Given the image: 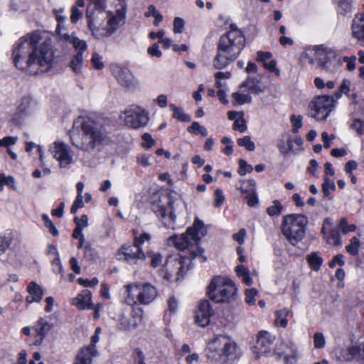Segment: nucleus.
<instances>
[{
	"label": "nucleus",
	"mask_w": 364,
	"mask_h": 364,
	"mask_svg": "<svg viewBox=\"0 0 364 364\" xmlns=\"http://www.w3.org/2000/svg\"><path fill=\"white\" fill-rule=\"evenodd\" d=\"M213 314V311L210 307L209 301L207 300L201 301L196 312V323L202 327L208 326L210 323V317Z\"/></svg>",
	"instance_id": "f3484780"
},
{
	"label": "nucleus",
	"mask_w": 364,
	"mask_h": 364,
	"mask_svg": "<svg viewBox=\"0 0 364 364\" xmlns=\"http://www.w3.org/2000/svg\"><path fill=\"white\" fill-rule=\"evenodd\" d=\"M28 291L29 295L26 297L27 302H38L42 299L43 291L41 287L34 282L29 283L28 286Z\"/></svg>",
	"instance_id": "393cba45"
},
{
	"label": "nucleus",
	"mask_w": 364,
	"mask_h": 364,
	"mask_svg": "<svg viewBox=\"0 0 364 364\" xmlns=\"http://www.w3.org/2000/svg\"><path fill=\"white\" fill-rule=\"evenodd\" d=\"M214 204H215V206L216 208H220L224 200H225V196L223 194V192L221 189H217L215 191V194H214Z\"/></svg>",
	"instance_id": "e2e57ef3"
},
{
	"label": "nucleus",
	"mask_w": 364,
	"mask_h": 364,
	"mask_svg": "<svg viewBox=\"0 0 364 364\" xmlns=\"http://www.w3.org/2000/svg\"><path fill=\"white\" fill-rule=\"evenodd\" d=\"M151 239V235L147 232L141 233L139 237H135L134 245L137 246V247H141V246L145 242L149 241Z\"/></svg>",
	"instance_id": "bf43d9fd"
},
{
	"label": "nucleus",
	"mask_w": 364,
	"mask_h": 364,
	"mask_svg": "<svg viewBox=\"0 0 364 364\" xmlns=\"http://www.w3.org/2000/svg\"><path fill=\"white\" fill-rule=\"evenodd\" d=\"M360 242L358 237H353L350 240V244L346 247V251L351 255H358V248Z\"/></svg>",
	"instance_id": "ea45409f"
},
{
	"label": "nucleus",
	"mask_w": 364,
	"mask_h": 364,
	"mask_svg": "<svg viewBox=\"0 0 364 364\" xmlns=\"http://www.w3.org/2000/svg\"><path fill=\"white\" fill-rule=\"evenodd\" d=\"M83 196H77L75 200H74L71 208H70V213L72 214H75L77 213V211L82 208L84 206V203L82 201Z\"/></svg>",
	"instance_id": "0e129e2a"
},
{
	"label": "nucleus",
	"mask_w": 364,
	"mask_h": 364,
	"mask_svg": "<svg viewBox=\"0 0 364 364\" xmlns=\"http://www.w3.org/2000/svg\"><path fill=\"white\" fill-rule=\"evenodd\" d=\"M142 319V309L141 308L134 309L131 314V318H122L120 326L125 331L134 330L141 323Z\"/></svg>",
	"instance_id": "aec40b11"
},
{
	"label": "nucleus",
	"mask_w": 364,
	"mask_h": 364,
	"mask_svg": "<svg viewBox=\"0 0 364 364\" xmlns=\"http://www.w3.org/2000/svg\"><path fill=\"white\" fill-rule=\"evenodd\" d=\"M231 76V73L230 72H218L215 74V77L216 79V87L220 88L224 86V85L221 82L222 79H228Z\"/></svg>",
	"instance_id": "680f3d73"
},
{
	"label": "nucleus",
	"mask_w": 364,
	"mask_h": 364,
	"mask_svg": "<svg viewBox=\"0 0 364 364\" xmlns=\"http://www.w3.org/2000/svg\"><path fill=\"white\" fill-rule=\"evenodd\" d=\"M185 22L183 18L176 17L173 20V32L175 33H181L184 28Z\"/></svg>",
	"instance_id": "774afa93"
},
{
	"label": "nucleus",
	"mask_w": 364,
	"mask_h": 364,
	"mask_svg": "<svg viewBox=\"0 0 364 364\" xmlns=\"http://www.w3.org/2000/svg\"><path fill=\"white\" fill-rule=\"evenodd\" d=\"M188 132L195 134H201L203 136L208 135V130L204 127L200 125L197 122H193L191 126L188 127Z\"/></svg>",
	"instance_id": "c03bdc74"
},
{
	"label": "nucleus",
	"mask_w": 364,
	"mask_h": 364,
	"mask_svg": "<svg viewBox=\"0 0 364 364\" xmlns=\"http://www.w3.org/2000/svg\"><path fill=\"white\" fill-rule=\"evenodd\" d=\"M91 63L97 70H102L104 68V63L102 61V57L97 53L92 55Z\"/></svg>",
	"instance_id": "338daca9"
},
{
	"label": "nucleus",
	"mask_w": 364,
	"mask_h": 364,
	"mask_svg": "<svg viewBox=\"0 0 364 364\" xmlns=\"http://www.w3.org/2000/svg\"><path fill=\"white\" fill-rule=\"evenodd\" d=\"M352 36L364 46V17H355L351 26Z\"/></svg>",
	"instance_id": "4be33fe9"
},
{
	"label": "nucleus",
	"mask_w": 364,
	"mask_h": 364,
	"mask_svg": "<svg viewBox=\"0 0 364 364\" xmlns=\"http://www.w3.org/2000/svg\"><path fill=\"white\" fill-rule=\"evenodd\" d=\"M64 11V9L61 8L60 9H54L53 10V14L55 16L56 21H58V25L56 29L58 30L61 25L65 22L66 17L63 15Z\"/></svg>",
	"instance_id": "13d9d810"
},
{
	"label": "nucleus",
	"mask_w": 364,
	"mask_h": 364,
	"mask_svg": "<svg viewBox=\"0 0 364 364\" xmlns=\"http://www.w3.org/2000/svg\"><path fill=\"white\" fill-rule=\"evenodd\" d=\"M314 345L316 348H323L326 345V339L322 333L316 332L314 335Z\"/></svg>",
	"instance_id": "603ef678"
},
{
	"label": "nucleus",
	"mask_w": 364,
	"mask_h": 364,
	"mask_svg": "<svg viewBox=\"0 0 364 364\" xmlns=\"http://www.w3.org/2000/svg\"><path fill=\"white\" fill-rule=\"evenodd\" d=\"M357 350L358 349L355 348V346H352L347 348H341L339 350L337 358L341 361H350L357 358Z\"/></svg>",
	"instance_id": "c756f323"
},
{
	"label": "nucleus",
	"mask_w": 364,
	"mask_h": 364,
	"mask_svg": "<svg viewBox=\"0 0 364 364\" xmlns=\"http://www.w3.org/2000/svg\"><path fill=\"white\" fill-rule=\"evenodd\" d=\"M309 223L308 218L304 215H297V241L301 240L304 238L307 229V225Z\"/></svg>",
	"instance_id": "7c9ffc66"
},
{
	"label": "nucleus",
	"mask_w": 364,
	"mask_h": 364,
	"mask_svg": "<svg viewBox=\"0 0 364 364\" xmlns=\"http://www.w3.org/2000/svg\"><path fill=\"white\" fill-rule=\"evenodd\" d=\"M42 219L44 222L45 226L48 228L49 232L54 236L57 235L58 234V231L55 225L50 220L48 215L47 214H43Z\"/></svg>",
	"instance_id": "3c124183"
},
{
	"label": "nucleus",
	"mask_w": 364,
	"mask_h": 364,
	"mask_svg": "<svg viewBox=\"0 0 364 364\" xmlns=\"http://www.w3.org/2000/svg\"><path fill=\"white\" fill-rule=\"evenodd\" d=\"M363 127H364V121L359 118L355 119L353 120V122L351 123V124L350 125V128L353 129H355L357 134L359 136H361L364 134Z\"/></svg>",
	"instance_id": "8fccbe9b"
},
{
	"label": "nucleus",
	"mask_w": 364,
	"mask_h": 364,
	"mask_svg": "<svg viewBox=\"0 0 364 364\" xmlns=\"http://www.w3.org/2000/svg\"><path fill=\"white\" fill-rule=\"evenodd\" d=\"M317 53H318V48H305L300 53V56H299L300 61L302 63H308L309 64L314 65L315 63H316Z\"/></svg>",
	"instance_id": "bb28decb"
},
{
	"label": "nucleus",
	"mask_w": 364,
	"mask_h": 364,
	"mask_svg": "<svg viewBox=\"0 0 364 364\" xmlns=\"http://www.w3.org/2000/svg\"><path fill=\"white\" fill-rule=\"evenodd\" d=\"M182 257L178 256H168L166 260L164 268L168 272L164 277L169 280L173 277V273L177 270V274H179L182 272L183 265L182 263Z\"/></svg>",
	"instance_id": "412c9836"
},
{
	"label": "nucleus",
	"mask_w": 364,
	"mask_h": 364,
	"mask_svg": "<svg viewBox=\"0 0 364 364\" xmlns=\"http://www.w3.org/2000/svg\"><path fill=\"white\" fill-rule=\"evenodd\" d=\"M336 184L333 181L326 176L322 183V191L325 197H328L331 194V191L336 190Z\"/></svg>",
	"instance_id": "a19ab883"
},
{
	"label": "nucleus",
	"mask_w": 364,
	"mask_h": 364,
	"mask_svg": "<svg viewBox=\"0 0 364 364\" xmlns=\"http://www.w3.org/2000/svg\"><path fill=\"white\" fill-rule=\"evenodd\" d=\"M275 339L276 336L268 331H259L257 336L256 344L252 348L253 353L257 358H259L262 355L269 353Z\"/></svg>",
	"instance_id": "2eb2a0df"
},
{
	"label": "nucleus",
	"mask_w": 364,
	"mask_h": 364,
	"mask_svg": "<svg viewBox=\"0 0 364 364\" xmlns=\"http://www.w3.org/2000/svg\"><path fill=\"white\" fill-rule=\"evenodd\" d=\"M125 124L133 129H139L146 126L149 120L148 112L142 107L136 105L129 106L123 112Z\"/></svg>",
	"instance_id": "9b49d317"
},
{
	"label": "nucleus",
	"mask_w": 364,
	"mask_h": 364,
	"mask_svg": "<svg viewBox=\"0 0 364 364\" xmlns=\"http://www.w3.org/2000/svg\"><path fill=\"white\" fill-rule=\"evenodd\" d=\"M291 314V312L287 309L284 308L282 310L275 312V323L283 328L287 326V317Z\"/></svg>",
	"instance_id": "c9c22d12"
},
{
	"label": "nucleus",
	"mask_w": 364,
	"mask_h": 364,
	"mask_svg": "<svg viewBox=\"0 0 364 364\" xmlns=\"http://www.w3.org/2000/svg\"><path fill=\"white\" fill-rule=\"evenodd\" d=\"M50 151L53 157L59 161L60 168H67L73 163V156L69 146L63 142L55 141Z\"/></svg>",
	"instance_id": "4468645a"
},
{
	"label": "nucleus",
	"mask_w": 364,
	"mask_h": 364,
	"mask_svg": "<svg viewBox=\"0 0 364 364\" xmlns=\"http://www.w3.org/2000/svg\"><path fill=\"white\" fill-rule=\"evenodd\" d=\"M237 141L240 146L245 147L247 151H253L255 149V144L251 140L250 136H245L243 138H240Z\"/></svg>",
	"instance_id": "a18cd8bd"
},
{
	"label": "nucleus",
	"mask_w": 364,
	"mask_h": 364,
	"mask_svg": "<svg viewBox=\"0 0 364 364\" xmlns=\"http://www.w3.org/2000/svg\"><path fill=\"white\" fill-rule=\"evenodd\" d=\"M170 108L173 110V117L181 122H188L191 120L190 115L185 114L181 108L177 107L174 105H171Z\"/></svg>",
	"instance_id": "58836bf2"
},
{
	"label": "nucleus",
	"mask_w": 364,
	"mask_h": 364,
	"mask_svg": "<svg viewBox=\"0 0 364 364\" xmlns=\"http://www.w3.org/2000/svg\"><path fill=\"white\" fill-rule=\"evenodd\" d=\"M245 46V38L235 24H231L230 31L223 34L218 43V52L213 59L215 68L221 70L232 63Z\"/></svg>",
	"instance_id": "20e7f679"
},
{
	"label": "nucleus",
	"mask_w": 364,
	"mask_h": 364,
	"mask_svg": "<svg viewBox=\"0 0 364 364\" xmlns=\"http://www.w3.org/2000/svg\"><path fill=\"white\" fill-rule=\"evenodd\" d=\"M11 244V238L9 236L0 235V255L4 254Z\"/></svg>",
	"instance_id": "09e8293b"
},
{
	"label": "nucleus",
	"mask_w": 364,
	"mask_h": 364,
	"mask_svg": "<svg viewBox=\"0 0 364 364\" xmlns=\"http://www.w3.org/2000/svg\"><path fill=\"white\" fill-rule=\"evenodd\" d=\"M82 65L83 55H82L81 53H77L70 60V67L75 73L80 74L82 73Z\"/></svg>",
	"instance_id": "f704fd0d"
},
{
	"label": "nucleus",
	"mask_w": 364,
	"mask_h": 364,
	"mask_svg": "<svg viewBox=\"0 0 364 364\" xmlns=\"http://www.w3.org/2000/svg\"><path fill=\"white\" fill-rule=\"evenodd\" d=\"M91 299V292L86 289L73 299V304L81 310L93 309L94 304L92 303Z\"/></svg>",
	"instance_id": "b1692460"
},
{
	"label": "nucleus",
	"mask_w": 364,
	"mask_h": 364,
	"mask_svg": "<svg viewBox=\"0 0 364 364\" xmlns=\"http://www.w3.org/2000/svg\"><path fill=\"white\" fill-rule=\"evenodd\" d=\"M233 129L238 130L240 132L243 133L247 130V126L245 120L243 117H240L235 119L233 124Z\"/></svg>",
	"instance_id": "69168bd1"
},
{
	"label": "nucleus",
	"mask_w": 364,
	"mask_h": 364,
	"mask_svg": "<svg viewBox=\"0 0 364 364\" xmlns=\"http://www.w3.org/2000/svg\"><path fill=\"white\" fill-rule=\"evenodd\" d=\"M350 82L348 80L344 79L339 87V91L335 92L334 95L336 99H339L341 97V94H346L350 91Z\"/></svg>",
	"instance_id": "5fc2aeb1"
},
{
	"label": "nucleus",
	"mask_w": 364,
	"mask_h": 364,
	"mask_svg": "<svg viewBox=\"0 0 364 364\" xmlns=\"http://www.w3.org/2000/svg\"><path fill=\"white\" fill-rule=\"evenodd\" d=\"M237 292L235 284L228 277H213L207 288L210 299L215 303L230 302L235 300Z\"/></svg>",
	"instance_id": "0eeeda50"
},
{
	"label": "nucleus",
	"mask_w": 364,
	"mask_h": 364,
	"mask_svg": "<svg viewBox=\"0 0 364 364\" xmlns=\"http://www.w3.org/2000/svg\"><path fill=\"white\" fill-rule=\"evenodd\" d=\"M206 355L219 364H233L240 357V351L231 338L219 335L208 342Z\"/></svg>",
	"instance_id": "423d86ee"
},
{
	"label": "nucleus",
	"mask_w": 364,
	"mask_h": 364,
	"mask_svg": "<svg viewBox=\"0 0 364 364\" xmlns=\"http://www.w3.org/2000/svg\"><path fill=\"white\" fill-rule=\"evenodd\" d=\"M337 5L338 14L346 16L352 11L351 0H333Z\"/></svg>",
	"instance_id": "72a5a7b5"
},
{
	"label": "nucleus",
	"mask_w": 364,
	"mask_h": 364,
	"mask_svg": "<svg viewBox=\"0 0 364 364\" xmlns=\"http://www.w3.org/2000/svg\"><path fill=\"white\" fill-rule=\"evenodd\" d=\"M110 69L118 83L122 87L134 89L138 85L137 80L129 68L118 64H113Z\"/></svg>",
	"instance_id": "ddd939ff"
},
{
	"label": "nucleus",
	"mask_w": 364,
	"mask_h": 364,
	"mask_svg": "<svg viewBox=\"0 0 364 364\" xmlns=\"http://www.w3.org/2000/svg\"><path fill=\"white\" fill-rule=\"evenodd\" d=\"M233 99L240 105L250 103L252 101V97L249 95L241 94L239 92H234L232 94Z\"/></svg>",
	"instance_id": "de8ad7c7"
},
{
	"label": "nucleus",
	"mask_w": 364,
	"mask_h": 364,
	"mask_svg": "<svg viewBox=\"0 0 364 364\" xmlns=\"http://www.w3.org/2000/svg\"><path fill=\"white\" fill-rule=\"evenodd\" d=\"M97 354V350L92 347L83 348L76 355L74 364H91L92 358Z\"/></svg>",
	"instance_id": "5701e85b"
},
{
	"label": "nucleus",
	"mask_w": 364,
	"mask_h": 364,
	"mask_svg": "<svg viewBox=\"0 0 364 364\" xmlns=\"http://www.w3.org/2000/svg\"><path fill=\"white\" fill-rule=\"evenodd\" d=\"M306 259L311 267L314 271L319 270L323 263V259L321 257H319L316 252H313L311 255H307Z\"/></svg>",
	"instance_id": "4c0bfd02"
},
{
	"label": "nucleus",
	"mask_w": 364,
	"mask_h": 364,
	"mask_svg": "<svg viewBox=\"0 0 364 364\" xmlns=\"http://www.w3.org/2000/svg\"><path fill=\"white\" fill-rule=\"evenodd\" d=\"M294 142V140L290 138L289 134H284L278 144L281 152L284 154H287L289 151H292Z\"/></svg>",
	"instance_id": "2f4dec72"
},
{
	"label": "nucleus",
	"mask_w": 364,
	"mask_h": 364,
	"mask_svg": "<svg viewBox=\"0 0 364 364\" xmlns=\"http://www.w3.org/2000/svg\"><path fill=\"white\" fill-rule=\"evenodd\" d=\"M338 228L343 234L354 232L356 230V225L354 224L349 225L346 218H342L338 224Z\"/></svg>",
	"instance_id": "37998d69"
},
{
	"label": "nucleus",
	"mask_w": 364,
	"mask_h": 364,
	"mask_svg": "<svg viewBox=\"0 0 364 364\" xmlns=\"http://www.w3.org/2000/svg\"><path fill=\"white\" fill-rule=\"evenodd\" d=\"M83 16V12L80 11L76 6L71 7L70 21L73 23H76Z\"/></svg>",
	"instance_id": "6e6d98bb"
},
{
	"label": "nucleus",
	"mask_w": 364,
	"mask_h": 364,
	"mask_svg": "<svg viewBox=\"0 0 364 364\" xmlns=\"http://www.w3.org/2000/svg\"><path fill=\"white\" fill-rule=\"evenodd\" d=\"M117 257L119 260H124L129 264H136L138 260H144L145 255L141 247H137L133 244L132 245L122 246L118 250Z\"/></svg>",
	"instance_id": "dca6fc26"
},
{
	"label": "nucleus",
	"mask_w": 364,
	"mask_h": 364,
	"mask_svg": "<svg viewBox=\"0 0 364 364\" xmlns=\"http://www.w3.org/2000/svg\"><path fill=\"white\" fill-rule=\"evenodd\" d=\"M86 11L88 29L97 39L108 38L125 23L127 4L126 0H117L116 10L105 11V0H89Z\"/></svg>",
	"instance_id": "f03ea898"
},
{
	"label": "nucleus",
	"mask_w": 364,
	"mask_h": 364,
	"mask_svg": "<svg viewBox=\"0 0 364 364\" xmlns=\"http://www.w3.org/2000/svg\"><path fill=\"white\" fill-rule=\"evenodd\" d=\"M296 215L294 214L287 215L283 218L282 231L283 235L293 245H296Z\"/></svg>",
	"instance_id": "a211bd4d"
},
{
	"label": "nucleus",
	"mask_w": 364,
	"mask_h": 364,
	"mask_svg": "<svg viewBox=\"0 0 364 364\" xmlns=\"http://www.w3.org/2000/svg\"><path fill=\"white\" fill-rule=\"evenodd\" d=\"M127 296L124 302L130 306L139 304L147 305L157 296V290L149 283L129 284L125 286Z\"/></svg>",
	"instance_id": "6e6552de"
},
{
	"label": "nucleus",
	"mask_w": 364,
	"mask_h": 364,
	"mask_svg": "<svg viewBox=\"0 0 364 364\" xmlns=\"http://www.w3.org/2000/svg\"><path fill=\"white\" fill-rule=\"evenodd\" d=\"M338 60L335 51L330 48H318L316 67L326 72L333 73L336 70Z\"/></svg>",
	"instance_id": "f8f14e48"
},
{
	"label": "nucleus",
	"mask_w": 364,
	"mask_h": 364,
	"mask_svg": "<svg viewBox=\"0 0 364 364\" xmlns=\"http://www.w3.org/2000/svg\"><path fill=\"white\" fill-rule=\"evenodd\" d=\"M252 166L250 164H247L245 160L242 159L239 160L238 173L240 175L245 176L247 173L252 172Z\"/></svg>",
	"instance_id": "864d4df0"
},
{
	"label": "nucleus",
	"mask_w": 364,
	"mask_h": 364,
	"mask_svg": "<svg viewBox=\"0 0 364 364\" xmlns=\"http://www.w3.org/2000/svg\"><path fill=\"white\" fill-rule=\"evenodd\" d=\"M173 200L168 194H161L158 202H154L151 209L168 228H173L176 215L173 210Z\"/></svg>",
	"instance_id": "1a4fd4ad"
},
{
	"label": "nucleus",
	"mask_w": 364,
	"mask_h": 364,
	"mask_svg": "<svg viewBox=\"0 0 364 364\" xmlns=\"http://www.w3.org/2000/svg\"><path fill=\"white\" fill-rule=\"evenodd\" d=\"M42 40L38 32L19 38L14 45L12 59L14 65L30 75L45 73L52 67L53 51L50 44Z\"/></svg>",
	"instance_id": "f257e3e1"
},
{
	"label": "nucleus",
	"mask_w": 364,
	"mask_h": 364,
	"mask_svg": "<svg viewBox=\"0 0 364 364\" xmlns=\"http://www.w3.org/2000/svg\"><path fill=\"white\" fill-rule=\"evenodd\" d=\"M207 233L204 223L198 218H196L192 227L181 235H173L168 239V245L174 246L178 250L189 249L191 259L201 258V262H205L207 258L203 255V249L198 245L200 239Z\"/></svg>",
	"instance_id": "39448f33"
},
{
	"label": "nucleus",
	"mask_w": 364,
	"mask_h": 364,
	"mask_svg": "<svg viewBox=\"0 0 364 364\" xmlns=\"http://www.w3.org/2000/svg\"><path fill=\"white\" fill-rule=\"evenodd\" d=\"M325 240L329 245L333 246H341V239L339 232V230L337 228H331L327 236H326Z\"/></svg>",
	"instance_id": "473e14b6"
},
{
	"label": "nucleus",
	"mask_w": 364,
	"mask_h": 364,
	"mask_svg": "<svg viewBox=\"0 0 364 364\" xmlns=\"http://www.w3.org/2000/svg\"><path fill=\"white\" fill-rule=\"evenodd\" d=\"M141 139L143 140L141 146L145 149H150L156 143L155 140L151 137V134L148 133H144L142 135Z\"/></svg>",
	"instance_id": "052dcab7"
},
{
	"label": "nucleus",
	"mask_w": 364,
	"mask_h": 364,
	"mask_svg": "<svg viewBox=\"0 0 364 364\" xmlns=\"http://www.w3.org/2000/svg\"><path fill=\"white\" fill-rule=\"evenodd\" d=\"M257 294L256 289L252 288L245 291V301L250 305L255 304V296Z\"/></svg>",
	"instance_id": "4d7b16f0"
},
{
	"label": "nucleus",
	"mask_w": 364,
	"mask_h": 364,
	"mask_svg": "<svg viewBox=\"0 0 364 364\" xmlns=\"http://www.w3.org/2000/svg\"><path fill=\"white\" fill-rule=\"evenodd\" d=\"M256 182L253 179L241 180L236 185V188L241 191L242 193L252 192L255 190Z\"/></svg>",
	"instance_id": "e433bc0d"
},
{
	"label": "nucleus",
	"mask_w": 364,
	"mask_h": 364,
	"mask_svg": "<svg viewBox=\"0 0 364 364\" xmlns=\"http://www.w3.org/2000/svg\"><path fill=\"white\" fill-rule=\"evenodd\" d=\"M295 350L287 346V350H284L282 353H278L279 356H284V364H294L295 363Z\"/></svg>",
	"instance_id": "79ce46f5"
},
{
	"label": "nucleus",
	"mask_w": 364,
	"mask_h": 364,
	"mask_svg": "<svg viewBox=\"0 0 364 364\" xmlns=\"http://www.w3.org/2000/svg\"><path fill=\"white\" fill-rule=\"evenodd\" d=\"M240 87H246L250 92L256 95L263 91L259 85V80L252 77H248L247 80L240 85Z\"/></svg>",
	"instance_id": "cd10ccee"
},
{
	"label": "nucleus",
	"mask_w": 364,
	"mask_h": 364,
	"mask_svg": "<svg viewBox=\"0 0 364 364\" xmlns=\"http://www.w3.org/2000/svg\"><path fill=\"white\" fill-rule=\"evenodd\" d=\"M78 134H71V144L75 148L88 153L100 152L111 141L109 132L104 125L90 117H79Z\"/></svg>",
	"instance_id": "7ed1b4c3"
},
{
	"label": "nucleus",
	"mask_w": 364,
	"mask_h": 364,
	"mask_svg": "<svg viewBox=\"0 0 364 364\" xmlns=\"http://www.w3.org/2000/svg\"><path fill=\"white\" fill-rule=\"evenodd\" d=\"M282 210V205L281 203L276 200L273 201V205L268 207L267 209V213L270 216L279 215Z\"/></svg>",
	"instance_id": "49530a36"
},
{
	"label": "nucleus",
	"mask_w": 364,
	"mask_h": 364,
	"mask_svg": "<svg viewBox=\"0 0 364 364\" xmlns=\"http://www.w3.org/2000/svg\"><path fill=\"white\" fill-rule=\"evenodd\" d=\"M36 109V103L30 97H25L18 107V112L21 114H29Z\"/></svg>",
	"instance_id": "c85d7f7f"
},
{
	"label": "nucleus",
	"mask_w": 364,
	"mask_h": 364,
	"mask_svg": "<svg viewBox=\"0 0 364 364\" xmlns=\"http://www.w3.org/2000/svg\"><path fill=\"white\" fill-rule=\"evenodd\" d=\"M53 325L50 323L46 318H41L32 327L33 331V336L36 338L33 344L40 346L46 335L52 329Z\"/></svg>",
	"instance_id": "6ab92c4d"
},
{
	"label": "nucleus",
	"mask_w": 364,
	"mask_h": 364,
	"mask_svg": "<svg viewBox=\"0 0 364 364\" xmlns=\"http://www.w3.org/2000/svg\"><path fill=\"white\" fill-rule=\"evenodd\" d=\"M62 37L73 44V47L77 51V53H81L82 55H83L84 51H85L87 48V43L85 41L80 40L76 36L67 33L63 34Z\"/></svg>",
	"instance_id": "a878e982"
},
{
	"label": "nucleus",
	"mask_w": 364,
	"mask_h": 364,
	"mask_svg": "<svg viewBox=\"0 0 364 364\" xmlns=\"http://www.w3.org/2000/svg\"><path fill=\"white\" fill-rule=\"evenodd\" d=\"M335 102L331 96H317L309 104V115L317 120H326L334 107Z\"/></svg>",
	"instance_id": "9d476101"
}]
</instances>
